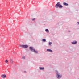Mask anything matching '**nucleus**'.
<instances>
[{"mask_svg":"<svg viewBox=\"0 0 79 79\" xmlns=\"http://www.w3.org/2000/svg\"><path fill=\"white\" fill-rule=\"evenodd\" d=\"M56 74L57 77L58 79H60V78L61 77V75H60L58 73H56Z\"/></svg>","mask_w":79,"mask_h":79,"instance_id":"nucleus-2","label":"nucleus"},{"mask_svg":"<svg viewBox=\"0 0 79 79\" xmlns=\"http://www.w3.org/2000/svg\"><path fill=\"white\" fill-rule=\"evenodd\" d=\"M5 62L6 63H8V61L7 60H6L5 61Z\"/></svg>","mask_w":79,"mask_h":79,"instance_id":"nucleus-12","label":"nucleus"},{"mask_svg":"<svg viewBox=\"0 0 79 79\" xmlns=\"http://www.w3.org/2000/svg\"><path fill=\"white\" fill-rule=\"evenodd\" d=\"M34 20H35V19L34 18L32 19V21H34Z\"/></svg>","mask_w":79,"mask_h":79,"instance_id":"nucleus-16","label":"nucleus"},{"mask_svg":"<svg viewBox=\"0 0 79 79\" xmlns=\"http://www.w3.org/2000/svg\"><path fill=\"white\" fill-rule=\"evenodd\" d=\"M40 69V70H43V69H44V67H39Z\"/></svg>","mask_w":79,"mask_h":79,"instance_id":"nucleus-8","label":"nucleus"},{"mask_svg":"<svg viewBox=\"0 0 79 79\" xmlns=\"http://www.w3.org/2000/svg\"><path fill=\"white\" fill-rule=\"evenodd\" d=\"M69 32H70V31H69Z\"/></svg>","mask_w":79,"mask_h":79,"instance_id":"nucleus-22","label":"nucleus"},{"mask_svg":"<svg viewBox=\"0 0 79 79\" xmlns=\"http://www.w3.org/2000/svg\"><path fill=\"white\" fill-rule=\"evenodd\" d=\"M56 73H58V71H56Z\"/></svg>","mask_w":79,"mask_h":79,"instance_id":"nucleus-20","label":"nucleus"},{"mask_svg":"<svg viewBox=\"0 0 79 79\" xmlns=\"http://www.w3.org/2000/svg\"><path fill=\"white\" fill-rule=\"evenodd\" d=\"M59 7L60 8H63V6L61 5H59Z\"/></svg>","mask_w":79,"mask_h":79,"instance_id":"nucleus-10","label":"nucleus"},{"mask_svg":"<svg viewBox=\"0 0 79 79\" xmlns=\"http://www.w3.org/2000/svg\"><path fill=\"white\" fill-rule=\"evenodd\" d=\"M24 73H26V71H24Z\"/></svg>","mask_w":79,"mask_h":79,"instance_id":"nucleus-19","label":"nucleus"},{"mask_svg":"<svg viewBox=\"0 0 79 79\" xmlns=\"http://www.w3.org/2000/svg\"><path fill=\"white\" fill-rule=\"evenodd\" d=\"M23 45H19V46L20 47H22V48H23Z\"/></svg>","mask_w":79,"mask_h":79,"instance_id":"nucleus-13","label":"nucleus"},{"mask_svg":"<svg viewBox=\"0 0 79 79\" xmlns=\"http://www.w3.org/2000/svg\"><path fill=\"white\" fill-rule=\"evenodd\" d=\"M10 60L11 63L13 64V60H12V59H10Z\"/></svg>","mask_w":79,"mask_h":79,"instance_id":"nucleus-9","label":"nucleus"},{"mask_svg":"<svg viewBox=\"0 0 79 79\" xmlns=\"http://www.w3.org/2000/svg\"><path fill=\"white\" fill-rule=\"evenodd\" d=\"M78 24H79V22H78Z\"/></svg>","mask_w":79,"mask_h":79,"instance_id":"nucleus-21","label":"nucleus"},{"mask_svg":"<svg viewBox=\"0 0 79 79\" xmlns=\"http://www.w3.org/2000/svg\"><path fill=\"white\" fill-rule=\"evenodd\" d=\"M52 44V42H50L49 43V45H51Z\"/></svg>","mask_w":79,"mask_h":79,"instance_id":"nucleus-18","label":"nucleus"},{"mask_svg":"<svg viewBox=\"0 0 79 79\" xmlns=\"http://www.w3.org/2000/svg\"><path fill=\"white\" fill-rule=\"evenodd\" d=\"M64 5H65V6H68V4L66 3V2H64L63 3Z\"/></svg>","mask_w":79,"mask_h":79,"instance_id":"nucleus-6","label":"nucleus"},{"mask_svg":"<svg viewBox=\"0 0 79 79\" xmlns=\"http://www.w3.org/2000/svg\"><path fill=\"white\" fill-rule=\"evenodd\" d=\"M23 48H27L28 47L27 45H23Z\"/></svg>","mask_w":79,"mask_h":79,"instance_id":"nucleus-4","label":"nucleus"},{"mask_svg":"<svg viewBox=\"0 0 79 79\" xmlns=\"http://www.w3.org/2000/svg\"><path fill=\"white\" fill-rule=\"evenodd\" d=\"M43 42H45V41H46V40L45 39H43Z\"/></svg>","mask_w":79,"mask_h":79,"instance_id":"nucleus-15","label":"nucleus"},{"mask_svg":"<svg viewBox=\"0 0 79 79\" xmlns=\"http://www.w3.org/2000/svg\"><path fill=\"white\" fill-rule=\"evenodd\" d=\"M45 31L46 32H49V31H48V29H46L45 30Z\"/></svg>","mask_w":79,"mask_h":79,"instance_id":"nucleus-14","label":"nucleus"},{"mask_svg":"<svg viewBox=\"0 0 79 79\" xmlns=\"http://www.w3.org/2000/svg\"><path fill=\"white\" fill-rule=\"evenodd\" d=\"M1 77H3V78H5L6 77V75H1Z\"/></svg>","mask_w":79,"mask_h":79,"instance_id":"nucleus-5","label":"nucleus"},{"mask_svg":"<svg viewBox=\"0 0 79 79\" xmlns=\"http://www.w3.org/2000/svg\"><path fill=\"white\" fill-rule=\"evenodd\" d=\"M47 51H48L49 52H52V50H51L50 49H47Z\"/></svg>","mask_w":79,"mask_h":79,"instance_id":"nucleus-11","label":"nucleus"},{"mask_svg":"<svg viewBox=\"0 0 79 79\" xmlns=\"http://www.w3.org/2000/svg\"><path fill=\"white\" fill-rule=\"evenodd\" d=\"M29 49L31 51V52H35V53H38V52H37V51L35 50L34 48L32 47H29Z\"/></svg>","mask_w":79,"mask_h":79,"instance_id":"nucleus-1","label":"nucleus"},{"mask_svg":"<svg viewBox=\"0 0 79 79\" xmlns=\"http://www.w3.org/2000/svg\"><path fill=\"white\" fill-rule=\"evenodd\" d=\"M60 2H58L57 3L55 7L56 8H58L59 7V6H60Z\"/></svg>","mask_w":79,"mask_h":79,"instance_id":"nucleus-3","label":"nucleus"},{"mask_svg":"<svg viewBox=\"0 0 79 79\" xmlns=\"http://www.w3.org/2000/svg\"><path fill=\"white\" fill-rule=\"evenodd\" d=\"M23 59H25V57H22Z\"/></svg>","mask_w":79,"mask_h":79,"instance_id":"nucleus-17","label":"nucleus"},{"mask_svg":"<svg viewBox=\"0 0 79 79\" xmlns=\"http://www.w3.org/2000/svg\"><path fill=\"white\" fill-rule=\"evenodd\" d=\"M72 44H77V41H74L73 42H72Z\"/></svg>","mask_w":79,"mask_h":79,"instance_id":"nucleus-7","label":"nucleus"}]
</instances>
